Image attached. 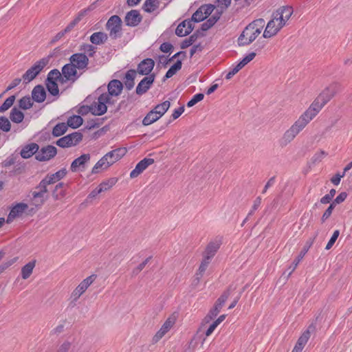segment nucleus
Instances as JSON below:
<instances>
[{
	"label": "nucleus",
	"instance_id": "obj_1",
	"mask_svg": "<svg viewBox=\"0 0 352 352\" xmlns=\"http://www.w3.org/2000/svg\"><path fill=\"white\" fill-rule=\"evenodd\" d=\"M324 105L325 104L322 103V101L317 97L309 107L284 133L281 138V144L286 146L294 140L299 133L316 116Z\"/></svg>",
	"mask_w": 352,
	"mask_h": 352
},
{
	"label": "nucleus",
	"instance_id": "obj_13",
	"mask_svg": "<svg viewBox=\"0 0 352 352\" xmlns=\"http://www.w3.org/2000/svg\"><path fill=\"white\" fill-rule=\"evenodd\" d=\"M283 26L284 23L279 20H276L272 15V19L267 23L263 36L266 38H271L275 36Z\"/></svg>",
	"mask_w": 352,
	"mask_h": 352
},
{
	"label": "nucleus",
	"instance_id": "obj_60",
	"mask_svg": "<svg viewBox=\"0 0 352 352\" xmlns=\"http://www.w3.org/2000/svg\"><path fill=\"white\" fill-rule=\"evenodd\" d=\"M203 11V14L206 15L207 18L214 10V6L212 4H206L201 6Z\"/></svg>",
	"mask_w": 352,
	"mask_h": 352
},
{
	"label": "nucleus",
	"instance_id": "obj_21",
	"mask_svg": "<svg viewBox=\"0 0 352 352\" xmlns=\"http://www.w3.org/2000/svg\"><path fill=\"white\" fill-rule=\"evenodd\" d=\"M62 74L66 80L72 82H74L79 77L77 73V68L71 62L63 67Z\"/></svg>",
	"mask_w": 352,
	"mask_h": 352
},
{
	"label": "nucleus",
	"instance_id": "obj_37",
	"mask_svg": "<svg viewBox=\"0 0 352 352\" xmlns=\"http://www.w3.org/2000/svg\"><path fill=\"white\" fill-rule=\"evenodd\" d=\"M82 118L80 116H72L67 119V125L72 129H76L82 125Z\"/></svg>",
	"mask_w": 352,
	"mask_h": 352
},
{
	"label": "nucleus",
	"instance_id": "obj_55",
	"mask_svg": "<svg viewBox=\"0 0 352 352\" xmlns=\"http://www.w3.org/2000/svg\"><path fill=\"white\" fill-rule=\"evenodd\" d=\"M261 204V198L260 197H258L256 198V199L254 201V204L252 207L251 210L249 212L248 217L245 219L243 221V223L247 221L248 218L252 215L254 212L258 209V208L260 206Z\"/></svg>",
	"mask_w": 352,
	"mask_h": 352
},
{
	"label": "nucleus",
	"instance_id": "obj_34",
	"mask_svg": "<svg viewBox=\"0 0 352 352\" xmlns=\"http://www.w3.org/2000/svg\"><path fill=\"white\" fill-rule=\"evenodd\" d=\"M158 0H146L142 6V9L148 13H151L156 10L159 7Z\"/></svg>",
	"mask_w": 352,
	"mask_h": 352
},
{
	"label": "nucleus",
	"instance_id": "obj_9",
	"mask_svg": "<svg viewBox=\"0 0 352 352\" xmlns=\"http://www.w3.org/2000/svg\"><path fill=\"white\" fill-rule=\"evenodd\" d=\"M82 139V133L74 132L58 139L56 144L61 148H67L76 146Z\"/></svg>",
	"mask_w": 352,
	"mask_h": 352
},
{
	"label": "nucleus",
	"instance_id": "obj_20",
	"mask_svg": "<svg viewBox=\"0 0 352 352\" xmlns=\"http://www.w3.org/2000/svg\"><path fill=\"white\" fill-rule=\"evenodd\" d=\"M154 66L155 62L152 58L144 59L138 64L136 72L142 76H149Z\"/></svg>",
	"mask_w": 352,
	"mask_h": 352
},
{
	"label": "nucleus",
	"instance_id": "obj_59",
	"mask_svg": "<svg viewBox=\"0 0 352 352\" xmlns=\"http://www.w3.org/2000/svg\"><path fill=\"white\" fill-rule=\"evenodd\" d=\"M339 234H340V231L338 230H336L333 232V235L331 236L330 240L329 241V242L327 243V244L326 245V248H325L326 250H329L331 248V247L333 245L336 241L338 238Z\"/></svg>",
	"mask_w": 352,
	"mask_h": 352
},
{
	"label": "nucleus",
	"instance_id": "obj_31",
	"mask_svg": "<svg viewBox=\"0 0 352 352\" xmlns=\"http://www.w3.org/2000/svg\"><path fill=\"white\" fill-rule=\"evenodd\" d=\"M137 72L135 69H129L124 76V85L126 89L131 90L135 85L134 80L136 77Z\"/></svg>",
	"mask_w": 352,
	"mask_h": 352
},
{
	"label": "nucleus",
	"instance_id": "obj_4",
	"mask_svg": "<svg viewBox=\"0 0 352 352\" xmlns=\"http://www.w3.org/2000/svg\"><path fill=\"white\" fill-rule=\"evenodd\" d=\"M236 287L233 285H230L228 288L221 294V296L217 300L214 307L210 310L208 314L204 319V322L206 323L209 322L210 320L214 319L220 312L223 307L225 302L228 298L232 292L236 289Z\"/></svg>",
	"mask_w": 352,
	"mask_h": 352
},
{
	"label": "nucleus",
	"instance_id": "obj_41",
	"mask_svg": "<svg viewBox=\"0 0 352 352\" xmlns=\"http://www.w3.org/2000/svg\"><path fill=\"white\" fill-rule=\"evenodd\" d=\"M182 61L177 60L173 65H172L167 71L165 78H169L174 76L182 68Z\"/></svg>",
	"mask_w": 352,
	"mask_h": 352
},
{
	"label": "nucleus",
	"instance_id": "obj_30",
	"mask_svg": "<svg viewBox=\"0 0 352 352\" xmlns=\"http://www.w3.org/2000/svg\"><path fill=\"white\" fill-rule=\"evenodd\" d=\"M175 323V320L171 318H168L160 329L157 332V333L155 336V338L156 340H158L161 339L169 330L173 326Z\"/></svg>",
	"mask_w": 352,
	"mask_h": 352
},
{
	"label": "nucleus",
	"instance_id": "obj_14",
	"mask_svg": "<svg viewBox=\"0 0 352 352\" xmlns=\"http://www.w3.org/2000/svg\"><path fill=\"white\" fill-rule=\"evenodd\" d=\"M340 85L338 82L331 83L318 97L326 104L338 93Z\"/></svg>",
	"mask_w": 352,
	"mask_h": 352
},
{
	"label": "nucleus",
	"instance_id": "obj_7",
	"mask_svg": "<svg viewBox=\"0 0 352 352\" xmlns=\"http://www.w3.org/2000/svg\"><path fill=\"white\" fill-rule=\"evenodd\" d=\"M113 101H111L109 95L101 94L96 102L91 104V113L95 116H101L107 112V104H112Z\"/></svg>",
	"mask_w": 352,
	"mask_h": 352
},
{
	"label": "nucleus",
	"instance_id": "obj_17",
	"mask_svg": "<svg viewBox=\"0 0 352 352\" xmlns=\"http://www.w3.org/2000/svg\"><path fill=\"white\" fill-rule=\"evenodd\" d=\"M142 21V16L139 10H131L126 12L124 17L125 25L129 27H137Z\"/></svg>",
	"mask_w": 352,
	"mask_h": 352
},
{
	"label": "nucleus",
	"instance_id": "obj_8",
	"mask_svg": "<svg viewBox=\"0 0 352 352\" xmlns=\"http://www.w3.org/2000/svg\"><path fill=\"white\" fill-rule=\"evenodd\" d=\"M47 64V60L42 58L37 61L32 67L28 69L23 75L22 79L25 83L34 80Z\"/></svg>",
	"mask_w": 352,
	"mask_h": 352
},
{
	"label": "nucleus",
	"instance_id": "obj_47",
	"mask_svg": "<svg viewBox=\"0 0 352 352\" xmlns=\"http://www.w3.org/2000/svg\"><path fill=\"white\" fill-rule=\"evenodd\" d=\"M61 78H62V77H61L60 72L58 69H54L51 70L48 73L46 81L47 82H50V81L56 82L58 80H60Z\"/></svg>",
	"mask_w": 352,
	"mask_h": 352
},
{
	"label": "nucleus",
	"instance_id": "obj_49",
	"mask_svg": "<svg viewBox=\"0 0 352 352\" xmlns=\"http://www.w3.org/2000/svg\"><path fill=\"white\" fill-rule=\"evenodd\" d=\"M80 50L83 52V54H87V57H92L96 53V47L90 44H84L81 45Z\"/></svg>",
	"mask_w": 352,
	"mask_h": 352
},
{
	"label": "nucleus",
	"instance_id": "obj_11",
	"mask_svg": "<svg viewBox=\"0 0 352 352\" xmlns=\"http://www.w3.org/2000/svg\"><path fill=\"white\" fill-rule=\"evenodd\" d=\"M47 184L41 180L36 187V190L32 192L33 201L35 206H41L46 200L47 192Z\"/></svg>",
	"mask_w": 352,
	"mask_h": 352
},
{
	"label": "nucleus",
	"instance_id": "obj_50",
	"mask_svg": "<svg viewBox=\"0 0 352 352\" xmlns=\"http://www.w3.org/2000/svg\"><path fill=\"white\" fill-rule=\"evenodd\" d=\"M232 0H217L218 6L217 12L222 13L230 6Z\"/></svg>",
	"mask_w": 352,
	"mask_h": 352
},
{
	"label": "nucleus",
	"instance_id": "obj_48",
	"mask_svg": "<svg viewBox=\"0 0 352 352\" xmlns=\"http://www.w3.org/2000/svg\"><path fill=\"white\" fill-rule=\"evenodd\" d=\"M15 100V96H11L8 97L4 102L2 104L1 106H0V113H3L6 111H7L8 109H10L12 104H14Z\"/></svg>",
	"mask_w": 352,
	"mask_h": 352
},
{
	"label": "nucleus",
	"instance_id": "obj_64",
	"mask_svg": "<svg viewBox=\"0 0 352 352\" xmlns=\"http://www.w3.org/2000/svg\"><path fill=\"white\" fill-rule=\"evenodd\" d=\"M71 347V343L69 342H64L57 349L56 352H68Z\"/></svg>",
	"mask_w": 352,
	"mask_h": 352
},
{
	"label": "nucleus",
	"instance_id": "obj_12",
	"mask_svg": "<svg viewBox=\"0 0 352 352\" xmlns=\"http://www.w3.org/2000/svg\"><path fill=\"white\" fill-rule=\"evenodd\" d=\"M57 153V149L55 146L47 145L43 146L41 149L38 148L35 158L39 162H45L51 160Z\"/></svg>",
	"mask_w": 352,
	"mask_h": 352
},
{
	"label": "nucleus",
	"instance_id": "obj_28",
	"mask_svg": "<svg viewBox=\"0 0 352 352\" xmlns=\"http://www.w3.org/2000/svg\"><path fill=\"white\" fill-rule=\"evenodd\" d=\"M32 100L36 102H43L46 98V91L42 85H36L32 91Z\"/></svg>",
	"mask_w": 352,
	"mask_h": 352
},
{
	"label": "nucleus",
	"instance_id": "obj_58",
	"mask_svg": "<svg viewBox=\"0 0 352 352\" xmlns=\"http://www.w3.org/2000/svg\"><path fill=\"white\" fill-rule=\"evenodd\" d=\"M256 54L255 52H250L248 55H246L239 63L243 67L248 63H249L251 60H252L256 56Z\"/></svg>",
	"mask_w": 352,
	"mask_h": 352
},
{
	"label": "nucleus",
	"instance_id": "obj_56",
	"mask_svg": "<svg viewBox=\"0 0 352 352\" xmlns=\"http://www.w3.org/2000/svg\"><path fill=\"white\" fill-rule=\"evenodd\" d=\"M296 265H290L287 270H286L285 272H283L282 276H280V279L283 281H286L288 278L290 276V275L294 272L296 270Z\"/></svg>",
	"mask_w": 352,
	"mask_h": 352
},
{
	"label": "nucleus",
	"instance_id": "obj_57",
	"mask_svg": "<svg viewBox=\"0 0 352 352\" xmlns=\"http://www.w3.org/2000/svg\"><path fill=\"white\" fill-rule=\"evenodd\" d=\"M336 192V191L335 189L330 190L328 194H327L326 195L321 198L320 202L323 204L329 203L333 199V197L335 196Z\"/></svg>",
	"mask_w": 352,
	"mask_h": 352
},
{
	"label": "nucleus",
	"instance_id": "obj_27",
	"mask_svg": "<svg viewBox=\"0 0 352 352\" xmlns=\"http://www.w3.org/2000/svg\"><path fill=\"white\" fill-rule=\"evenodd\" d=\"M67 174L65 168H62L55 173L47 175L42 179L47 185L53 184L63 179Z\"/></svg>",
	"mask_w": 352,
	"mask_h": 352
},
{
	"label": "nucleus",
	"instance_id": "obj_52",
	"mask_svg": "<svg viewBox=\"0 0 352 352\" xmlns=\"http://www.w3.org/2000/svg\"><path fill=\"white\" fill-rule=\"evenodd\" d=\"M204 98V95L203 94H197L193 96V97L187 103L188 107H192L195 105L197 102L201 101Z\"/></svg>",
	"mask_w": 352,
	"mask_h": 352
},
{
	"label": "nucleus",
	"instance_id": "obj_32",
	"mask_svg": "<svg viewBox=\"0 0 352 352\" xmlns=\"http://www.w3.org/2000/svg\"><path fill=\"white\" fill-rule=\"evenodd\" d=\"M108 38V36L106 33L102 32H98L94 33L90 36V41L95 45H100L106 42Z\"/></svg>",
	"mask_w": 352,
	"mask_h": 352
},
{
	"label": "nucleus",
	"instance_id": "obj_54",
	"mask_svg": "<svg viewBox=\"0 0 352 352\" xmlns=\"http://www.w3.org/2000/svg\"><path fill=\"white\" fill-rule=\"evenodd\" d=\"M35 265H23L21 269V275L23 279L28 278L32 273Z\"/></svg>",
	"mask_w": 352,
	"mask_h": 352
},
{
	"label": "nucleus",
	"instance_id": "obj_39",
	"mask_svg": "<svg viewBox=\"0 0 352 352\" xmlns=\"http://www.w3.org/2000/svg\"><path fill=\"white\" fill-rule=\"evenodd\" d=\"M68 129V126L65 122L58 123L52 130V135L54 137H59L63 135Z\"/></svg>",
	"mask_w": 352,
	"mask_h": 352
},
{
	"label": "nucleus",
	"instance_id": "obj_29",
	"mask_svg": "<svg viewBox=\"0 0 352 352\" xmlns=\"http://www.w3.org/2000/svg\"><path fill=\"white\" fill-rule=\"evenodd\" d=\"M39 146L36 143L25 145L21 151V155L24 159H28L38 152Z\"/></svg>",
	"mask_w": 352,
	"mask_h": 352
},
{
	"label": "nucleus",
	"instance_id": "obj_45",
	"mask_svg": "<svg viewBox=\"0 0 352 352\" xmlns=\"http://www.w3.org/2000/svg\"><path fill=\"white\" fill-rule=\"evenodd\" d=\"M199 35L198 33H194L189 38L184 40L181 43V48L186 49L189 46L192 45L197 39Z\"/></svg>",
	"mask_w": 352,
	"mask_h": 352
},
{
	"label": "nucleus",
	"instance_id": "obj_35",
	"mask_svg": "<svg viewBox=\"0 0 352 352\" xmlns=\"http://www.w3.org/2000/svg\"><path fill=\"white\" fill-rule=\"evenodd\" d=\"M10 120L15 123H21L24 119V114L16 107H14L10 114Z\"/></svg>",
	"mask_w": 352,
	"mask_h": 352
},
{
	"label": "nucleus",
	"instance_id": "obj_53",
	"mask_svg": "<svg viewBox=\"0 0 352 352\" xmlns=\"http://www.w3.org/2000/svg\"><path fill=\"white\" fill-rule=\"evenodd\" d=\"M206 18V15L203 14V11L201 7L192 14V22H200L204 21Z\"/></svg>",
	"mask_w": 352,
	"mask_h": 352
},
{
	"label": "nucleus",
	"instance_id": "obj_61",
	"mask_svg": "<svg viewBox=\"0 0 352 352\" xmlns=\"http://www.w3.org/2000/svg\"><path fill=\"white\" fill-rule=\"evenodd\" d=\"M243 67L241 65L238 63L236 66L231 69V70L226 74V78L227 80H230L232 78L234 75L238 73Z\"/></svg>",
	"mask_w": 352,
	"mask_h": 352
},
{
	"label": "nucleus",
	"instance_id": "obj_24",
	"mask_svg": "<svg viewBox=\"0 0 352 352\" xmlns=\"http://www.w3.org/2000/svg\"><path fill=\"white\" fill-rule=\"evenodd\" d=\"M193 30L192 23L190 20H184L180 23L175 30V34L180 37L189 34Z\"/></svg>",
	"mask_w": 352,
	"mask_h": 352
},
{
	"label": "nucleus",
	"instance_id": "obj_26",
	"mask_svg": "<svg viewBox=\"0 0 352 352\" xmlns=\"http://www.w3.org/2000/svg\"><path fill=\"white\" fill-rule=\"evenodd\" d=\"M28 205L23 203L17 204L14 206L10 210L7 222H12L16 217H18L25 212V210L28 208Z\"/></svg>",
	"mask_w": 352,
	"mask_h": 352
},
{
	"label": "nucleus",
	"instance_id": "obj_19",
	"mask_svg": "<svg viewBox=\"0 0 352 352\" xmlns=\"http://www.w3.org/2000/svg\"><path fill=\"white\" fill-rule=\"evenodd\" d=\"M293 14V8L291 6H282L273 13L276 20H279L281 23L286 24Z\"/></svg>",
	"mask_w": 352,
	"mask_h": 352
},
{
	"label": "nucleus",
	"instance_id": "obj_38",
	"mask_svg": "<svg viewBox=\"0 0 352 352\" xmlns=\"http://www.w3.org/2000/svg\"><path fill=\"white\" fill-rule=\"evenodd\" d=\"M170 106L169 101L166 100L155 107L153 109L161 118L168 111Z\"/></svg>",
	"mask_w": 352,
	"mask_h": 352
},
{
	"label": "nucleus",
	"instance_id": "obj_16",
	"mask_svg": "<svg viewBox=\"0 0 352 352\" xmlns=\"http://www.w3.org/2000/svg\"><path fill=\"white\" fill-rule=\"evenodd\" d=\"M69 62L78 69L82 70L87 67L89 58L87 56L83 53H76L70 56Z\"/></svg>",
	"mask_w": 352,
	"mask_h": 352
},
{
	"label": "nucleus",
	"instance_id": "obj_43",
	"mask_svg": "<svg viewBox=\"0 0 352 352\" xmlns=\"http://www.w3.org/2000/svg\"><path fill=\"white\" fill-rule=\"evenodd\" d=\"M116 183V179L115 178H111L105 182H103L98 186L99 190H100L101 192L107 191L109 190L113 186H114Z\"/></svg>",
	"mask_w": 352,
	"mask_h": 352
},
{
	"label": "nucleus",
	"instance_id": "obj_33",
	"mask_svg": "<svg viewBox=\"0 0 352 352\" xmlns=\"http://www.w3.org/2000/svg\"><path fill=\"white\" fill-rule=\"evenodd\" d=\"M221 14L216 12L210 18H209L206 22L201 24V29L203 31H207L212 28L220 19Z\"/></svg>",
	"mask_w": 352,
	"mask_h": 352
},
{
	"label": "nucleus",
	"instance_id": "obj_22",
	"mask_svg": "<svg viewBox=\"0 0 352 352\" xmlns=\"http://www.w3.org/2000/svg\"><path fill=\"white\" fill-rule=\"evenodd\" d=\"M154 163L153 158H144L139 162L135 168L131 172L130 177L135 178L139 176L148 166Z\"/></svg>",
	"mask_w": 352,
	"mask_h": 352
},
{
	"label": "nucleus",
	"instance_id": "obj_3",
	"mask_svg": "<svg viewBox=\"0 0 352 352\" xmlns=\"http://www.w3.org/2000/svg\"><path fill=\"white\" fill-rule=\"evenodd\" d=\"M126 153L125 148H118L104 155L93 167L91 173L96 174L99 169H107L108 167L120 160Z\"/></svg>",
	"mask_w": 352,
	"mask_h": 352
},
{
	"label": "nucleus",
	"instance_id": "obj_40",
	"mask_svg": "<svg viewBox=\"0 0 352 352\" xmlns=\"http://www.w3.org/2000/svg\"><path fill=\"white\" fill-rule=\"evenodd\" d=\"M64 184L63 182L58 183L52 192V196L54 199H60L65 197V192L63 190Z\"/></svg>",
	"mask_w": 352,
	"mask_h": 352
},
{
	"label": "nucleus",
	"instance_id": "obj_2",
	"mask_svg": "<svg viewBox=\"0 0 352 352\" xmlns=\"http://www.w3.org/2000/svg\"><path fill=\"white\" fill-rule=\"evenodd\" d=\"M265 25V21L258 19L250 23L243 30L238 38L239 45H248L252 43L261 33Z\"/></svg>",
	"mask_w": 352,
	"mask_h": 352
},
{
	"label": "nucleus",
	"instance_id": "obj_25",
	"mask_svg": "<svg viewBox=\"0 0 352 352\" xmlns=\"http://www.w3.org/2000/svg\"><path fill=\"white\" fill-rule=\"evenodd\" d=\"M314 329L315 326L313 324H311L308 327L307 329L305 331L302 333V334L300 336L294 347L297 348L300 351H302L304 346H305L311 336V331H314Z\"/></svg>",
	"mask_w": 352,
	"mask_h": 352
},
{
	"label": "nucleus",
	"instance_id": "obj_15",
	"mask_svg": "<svg viewBox=\"0 0 352 352\" xmlns=\"http://www.w3.org/2000/svg\"><path fill=\"white\" fill-rule=\"evenodd\" d=\"M155 78V74H151L145 76L138 85L135 92L138 95L142 96L146 93L153 84Z\"/></svg>",
	"mask_w": 352,
	"mask_h": 352
},
{
	"label": "nucleus",
	"instance_id": "obj_36",
	"mask_svg": "<svg viewBox=\"0 0 352 352\" xmlns=\"http://www.w3.org/2000/svg\"><path fill=\"white\" fill-rule=\"evenodd\" d=\"M160 116L153 111H149L142 120V124L148 126L160 119Z\"/></svg>",
	"mask_w": 352,
	"mask_h": 352
},
{
	"label": "nucleus",
	"instance_id": "obj_46",
	"mask_svg": "<svg viewBox=\"0 0 352 352\" xmlns=\"http://www.w3.org/2000/svg\"><path fill=\"white\" fill-rule=\"evenodd\" d=\"M312 242L313 241H310V240H308L307 241L306 244L304 245V247L302 248V249L300 252L298 256L294 260V263H295V264H298V263L300 262L301 259L305 256V255L306 254V253L309 250V249Z\"/></svg>",
	"mask_w": 352,
	"mask_h": 352
},
{
	"label": "nucleus",
	"instance_id": "obj_10",
	"mask_svg": "<svg viewBox=\"0 0 352 352\" xmlns=\"http://www.w3.org/2000/svg\"><path fill=\"white\" fill-rule=\"evenodd\" d=\"M96 275L91 274L85 279H84L72 292L71 294V299L73 302H76L80 297V296L87 289L90 285L96 280Z\"/></svg>",
	"mask_w": 352,
	"mask_h": 352
},
{
	"label": "nucleus",
	"instance_id": "obj_42",
	"mask_svg": "<svg viewBox=\"0 0 352 352\" xmlns=\"http://www.w3.org/2000/svg\"><path fill=\"white\" fill-rule=\"evenodd\" d=\"M33 105V102L30 96H24L19 101V106L21 109L26 110L30 109Z\"/></svg>",
	"mask_w": 352,
	"mask_h": 352
},
{
	"label": "nucleus",
	"instance_id": "obj_63",
	"mask_svg": "<svg viewBox=\"0 0 352 352\" xmlns=\"http://www.w3.org/2000/svg\"><path fill=\"white\" fill-rule=\"evenodd\" d=\"M346 197H347L346 192H342L340 193L336 197V198L333 201L331 204H334V206H335L336 204H339L343 202L346 199Z\"/></svg>",
	"mask_w": 352,
	"mask_h": 352
},
{
	"label": "nucleus",
	"instance_id": "obj_23",
	"mask_svg": "<svg viewBox=\"0 0 352 352\" xmlns=\"http://www.w3.org/2000/svg\"><path fill=\"white\" fill-rule=\"evenodd\" d=\"M108 92L104 94L109 95V98H112L113 96H118L123 89L122 83L118 80H112L108 84Z\"/></svg>",
	"mask_w": 352,
	"mask_h": 352
},
{
	"label": "nucleus",
	"instance_id": "obj_18",
	"mask_svg": "<svg viewBox=\"0 0 352 352\" xmlns=\"http://www.w3.org/2000/svg\"><path fill=\"white\" fill-rule=\"evenodd\" d=\"M90 155L89 154H83L75 159L70 166V170L72 172H77V171H83L86 168L87 164L90 160Z\"/></svg>",
	"mask_w": 352,
	"mask_h": 352
},
{
	"label": "nucleus",
	"instance_id": "obj_5",
	"mask_svg": "<svg viewBox=\"0 0 352 352\" xmlns=\"http://www.w3.org/2000/svg\"><path fill=\"white\" fill-rule=\"evenodd\" d=\"M122 21L118 15L111 16L106 23V29L112 39H118L122 35Z\"/></svg>",
	"mask_w": 352,
	"mask_h": 352
},
{
	"label": "nucleus",
	"instance_id": "obj_62",
	"mask_svg": "<svg viewBox=\"0 0 352 352\" xmlns=\"http://www.w3.org/2000/svg\"><path fill=\"white\" fill-rule=\"evenodd\" d=\"M334 204H330L328 208L324 211L322 217L321 218V221L324 223L331 214L333 210L334 209Z\"/></svg>",
	"mask_w": 352,
	"mask_h": 352
},
{
	"label": "nucleus",
	"instance_id": "obj_6",
	"mask_svg": "<svg viewBox=\"0 0 352 352\" xmlns=\"http://www.w3.org/2000/svg\"><path fill=\"white\" fill-rule=\"evenodd\" d=\"M222 244V238L216 237L210 241L206 247L202 254V261L201 264H208L211 258L214 257L218 250Z\"/></svg>",
	"mask_w": 352,
	"mask_h": 352
},
{
	"label": "nucleus",
	"instance_id": "obj_51",
	"mask_svg": "<svg viewBox=\"0 0 352 352\" xmlns=\"http://www.w3.org/2000/svg\"><path fill=\"white\" fill-rule=\"evenodd\" d=\"M11 124L9 120L4 117H0V129L4 132H8L10 131Z\"/></svg>",
	"mask_w": 352,
	"mask_h": 352
},
{
	"label": "nucleus",
	"instance_id": "obj_44",
	"mask_svg": "<svg viewBox=\"0 0 352 352\" xmlns=\"http://www.w3.org/2000/svg\"><path fill=\"white\" fill-rule=\"evenodd\" d=\"M46 86L48 91L52 96H56L59 94V89L58 87V84L55 81H46Z\"/></svg>",
	"mask_w": 352,
	"mask_h": 352
}]
</instances>
